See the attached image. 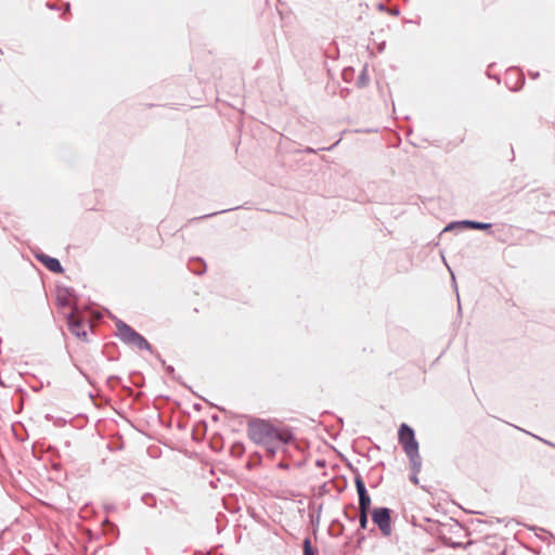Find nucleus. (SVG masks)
I'll use <instances>...</instances> for the list:
<instances>
[{
  "label": "nucleus",
  "mask_w": 555,
  "mask_h": 555,
  "mask_svg": "<svg viewBox=\"0 0 555 555\" xmlns=\"http://www.w3.org/2000/svg\"><path fill=\"white\" fill-rule=\"evenodd\" d=\"M304 555H318V552L312 547L311 540L306 538L302 543Z\"/></svg>",
  "instance_id": "nucleus-9"
},
{
  "label": "nucleus",
  "mask_w": 555,
  "mask_h": 555,
  "mask_svg": "<svg viewBox=\"0 0 555 555\" xmlns=\"http://www.w3.org/2000/svg\"><path fill=\"white\" fill-rule=\"evenodd\" d=\"M116 327L117 336L121 341L133 345L140 350L152 351L151 344L131 326L119 320L116 322Z\"/></svg>",
  "instance_id": "nucleus-3"
},
{
  "label": "nucleus",
  "mask_w": 555,
  "mask_h": 555,
  "mask_svg": "<svg viewBox=\"0 0 555 555\" xmlns=\"http://www.w3.org/2000/svg\"><path fill=\"white\" fill-rule=\"evenodd\" d=\"M69 8H70V4H69V3H67V4H66V10L68 11V10H69Z\"/></svg>",
  "instance_id": "nucleus-23"
},
{
  "label": "nucleus",
  "mask_w": 555,
  "mask_h": 555,
  "mask_svg": "<svg viewBox=\"0 0 555 555\" xmlns=\"http://www.w3.org/2000/svg\"><path fill=\"white\" fill-rule=\"evenodd\" d=\"M338 143H339V140L336 141L332 146H330V147H322L321 150H332L335 145H338Z\"/></svg>",
  "instance_id": "nucleus-18"
},
{
  "label": "nucleus",
  "mask_w": 555,
  "mask_h": 555,
  "mask_svg": "<svg viewBox=\"0 0 555 555\" xmlns=\"http://www.w3.org/2000/svg\"><path fill=\"white\" fill-rule=\"evenodd\" d=\"M238 207H235V208H230V209H223V210H220V211H215V212H211V214H207V215H204V216H201V217H196V218H192L190 220V222H194V221H198V220H202V219H206V218H210V217H214L218 214H223V212H227V211H230V210H233V209H237Z\"/></svg>",
  "instance_id": "nucleus-12"
},
{
  "label": "nucleus",
  "mask_w": 555,
  "mask_h": 555,
  "mask_svg": "<svg viewBox=\"0 0 555 555\" xmlns=\"http://www.w3.org/2000/svg\"><path fill=\"white\" fill-rule=\"evenodd\" d=\"M278 466H279V468H282V469H288L289 468V465L287 463H283V462H280Z\"/></svg>",
  "instance_id": "nucleus-16"
},
{
  "label": "nucleus",
  "mask_w": 555,
  "mask_h": 555,
  "mask_svg": "<svg viewBox=\"0 0 555 555\" xmlns=\"http://www.w3.org/2000/svg\"><path fill=\"white\" fill-rule=\"evenodd\" d=\"M348 519H349L350 521H354V519H356V518H354V517H348Z\"/></svg>",
  "instance_id": "nucleus-22"
},
{
  "label": "nucleus",
  "mask_w": 555,
  "mask_h": 555,
  "mask_svg": "<svg viewBox=\"0 0 555 555\" xmlns=\"http://www.w3.org/2000/svg\"><path fill=\"white\" fill-rule=\"evenodd\" d=\"M167 371H168V372H173V367H172V366H168V367H167Z\"/></svg>",
  "instance_id": "nucleus-21"
},
{
  "label": "nucleus",
  "mask_w": 555,
  "mask_h": 555,
  "mask_svg": "<svg viewBox=\"0 0 555 555\" xmlns=\"http://www.w3.org/2000/svg\"><path fill=\"white\" fill-rule=\"evenodd\" d=\"M248 438L266 449V456L273 459L280 451L294 440L293 434L284 427H276L269 421L253 418L247 424Z\"/></svg>",
  "instance_id": "nucleus-1"
},
{
  "label": "nucleus",
  "mask_w": 555,
  "mask_h": 555,
  "mask_svg": "<svg viewBox=\"0 0 555 555\" xmlns=\"http://www.w3.org/2000/svg\"><path fill=\"white\" fill-rule=\"evenodd\" d=\"M373 522L378 527L383 537L388 538L392 533L391 509L388 507H375L371 512Z\"/></svg>",
  "instance_id": "nucleus-4"
},
{
  "label": "nucleus",
  "mask_w": 555,
  "mask_h": 555,
  "mask_svg": "<svg viewBox=\"0 0 555 555\" xmlns=\"http://www.w3.org/2000/svg\"><path fill=\"white\" fill-rule=\"evenodd\" d=\"M410 463H411V468H412V475L410 476V480L414 485H418L420 480H418L417 474L421 472L422 464L417 468H415L414 463L413 462H410Z\"/></svg>",
  "instance_id": "nucleus-11"
},
{
  "label": "nucleus",
  "mask_w": 555,
  "mask_h": 555,
  "mask_svg": "<svg viewBox=\"0 0 555 555\" xmlns=\"http://www.w3.org/2000/svg\"><path fill=\"white\" fill-rule=\"evenodd\" d=\"M390 14L392 15H398L399 14V9L395 8L390 11Z\"/></svg>",
  "instance_id": "nucleus-17"
},
{
  "label": "nucleus",
  "mask_w": 555,
  "mask_h": 555,
  "mask_svg": "<svg viewBox=\"0 0 555 555\" xmlns=\"http://www.w3.org/2000/svg\"><path fill=\"white\" fill-rule=\"evenodd\" d=\"M455 224H459V225H462L465 228H469V229H474V230H490L492 228L491 223L479 222V221H474V220H463L460 222H455ZM453 225H454V223H451L450 225H448L446 228V230L452 228Z\"/></svg>",
  "instance_id": "nucleus-8"
},
{
  "label": "nucleus",
  "mask_w": 555,
  "mask_h": 555,
  "mask_svg": "<svg viewBox=\"0 0 555 555\" xmlns=\"http://www.w3.org/2000/svg\"><path fill=\"white\" fill-rule=\"evenodd\" d=\"M398 439L410 462H413L415 468H417L422 464V457L418 452V442L415 439L413 428L408 424H401L398 431Z\"/></svg>",
  "instance_id": "nucleus-2"
},
{
  "label": "nucleus",
  "mask_w": 555,
  "mask_h": 555,
  "mask_svg": "<svg viewBox=\"0 0 555 555\" xmlns=\"http://www.w3.org/2000/svg\"><path fill=\"white\" fill-rule=\"evenodd\" d=\"M67 324L72 334L77 337L86 338L87 332L81 330V322L74 317L73 313H69L67 317Z\"/></svg>",
  "instance_id": "nucleus-7"
},
{
  "label": "nucleus",
  "mask_w": 555,
  "mask_h": 555,
  "mask_svg": "<svg viewBox=\"0 0 555 555\" xmlns=\"http://www.w3.org/2000/svg\"><path fill=\"white\" fill-rule=\"evenodd\" d=\"M377 8H378V10H380V11L385 10V5H384L383 3H379V4L377 5Z\"/></svg>",
  "instance_id": "nucleus-19"
},
{
  "label": "nucleus",
  "mask_w": 555,
  "mask_h": 555,
  "mask_svg": "<svg viewBox=\"0 0 555 555\" xmlns=\"http://www.w3.org/2000/svg\"><path fill=\"white\" fill-rule=\"evenodd\" d=\"M57 305L61 307H67L69 306V300L65 295H59L57 296Z\"/></svg>",
  "instance_id": "nucleus-14"
},
{
  "label": "nucleus",
  "mask_w": 555,
  "mask_h": 555,
  "mask_svg": "<svg viewBox=\"0 0 555 555\" xmlns=\"http://www.w3.org/2000/svg\"><path fill=\"white\" fill-rule=\"evenodd\" d=\"M354 485L359 496V512H370L371 496L360 475L354 477Z\"/></svg>",
  "instance_id": "nucleus-5"
},
{
  "label": "nucleus",
  "mask_w": 555,
  "mask_h": 555,
  "mask_svg": "<svg viewBox=\"0 0 555 555\" xmlns=\"http://www.w3.org/2000/svg\"><path fill=\"white\" fill-rule=\"evenodd\" d=\"M367 80H369V78H367L366 72H365V70H363V72L361 73V75L358 77L357 85H358L359 87H363V86H365V85L367 83Z\"/></svg>",
  "instance_id": "nucleus-13"
},
{
  "label": "nucleus",
  "mask_w": 555,
  "mask_h": 555,
  "mask_svg": "<svg viewBox=\"0 0 555 555\" xmlns=\"http://www.w3.org/2000/svg\"><path fill=\"white\" fill-rule=\"evenodd\" d=\"M530 75L532 76V78H537L539 76V73H531Z\"/></svg>",
  "instance_id": "nucleus-20"
},
{
  "label": "nucleus",
  "mask_w": 555,
  "mask_h": 555,
  "mask_svg": "<svg viewBox=\"0 0 555 555\" xmlns=\"http://www.w3.org/2000/svg\"><path fill=\"white\" fill-rule=\"evenodd\" d=\"M36 259L53 273H62L64 271L60 260L54 257L39 253L36 254Z\"/></svg>",
  "instance_id": "nucleus-6"
},
{
  "label": "nucleus",
  "mask_w": 555,
  "mask_h": 555,
  "mask_svg": "<svg viewBox=\"0 0 555 555\" xmlns=\"http://www.w3.org/2000/svg\"><path fill=\"white\" fill-rule=\"evenodd\" d=\"M170 504L171 506H173L177 511L181 512V513H188V507L185 505H182V506H179V504L173 500L171 499L170 500Z\"/></svg>",
  "instance_id": "nucleus-15"
},
{
  "label": "nucleus",
  "mask_w": 555,
  "mask_h": 555,
  "mask_svg": "<svg viewBox=\"0 0 555 555\" xmlns=\"http://www.w3.org/2000/svg\"><path fill=\"white\" fill-rule=\"evenodd\" d=\"M369 513L370 512H359V529L365 530L369 524Z\"/></svg>",
  "instance_id": "nucleus-10"
}]
</instances>
